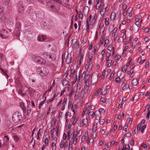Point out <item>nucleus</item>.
<instances>
[{"label":"nucleus","mask_w":150,"mask_h":150,"mask_svg":"<svg viewBox=\"0 0 150 150\" xmlns=\"http://www.w3.org/2000/svg\"><path fill=\"white\" fill-rule=\"evenodd\" d=\"M75 70L74 69H72L71 70L70 74V77L71 79H72L73 78L74 75L75 73Z\"/></svg>","instance_id":"21"},{"label":"nucleus","mask_w":150,"mask_h":150,"mask_svg":"<svg viewBox=\"0 0 150 150\" xmlns=\"http://www.w3.org/2000/svg\"><path fill=\"white\" fill-rule=\"evenodd\" d=\"M20 107L21 108L23 112L24 113H25L26 112V108L25 107L24 104V103L22 102L20 103Z\"/></svg>","instance_id":"18"},{"label":"nucleus","mask_w":150,"mask_h":150,"mask_svg":"<svg viewBox=\"0 0 150 150\" xmlns=\"http://www.w3.org/2000/svg\"><path fill=\"white\" fill-rule=\"evenodd\" d=\"M10 0H2L3 4L5 5H7L9 3Z\"/></svg>","instance_id":"29"},{"label":"nucleus","mask_w":150,"mask_h":150,"mask_svg":"<svg viewBox=\"0 0 150 150\" xmlns=\"http://www.w3.org/2000/svg\"><path fill=\"white\" fill-rule=\"evenodd\" d=\"M116 123V122H113V124L114 125V127H113V129L114 131H115V130H116L117 128V125H115Z\"/></svg>","instance_id":"56"},{"label":"nucleus","mask_w":150,"mask_h":150,"mask_svg":"<svg viewBox=\"0 0 150 150\" xmlns=\"http://www.w3.org/2000/svg\"><path fill=\"white\" fill-rule=\"evenodd\" d=\"M127 69V66H124L122 67V72L125 73L126 72Z\"/></svg>","instance_id":"40"},{"label":"nucleus","mask_w":150,"mask_h":150,"mask_svg":"<svg viewBox=\"0 0 150 150\" xmlns=\"http://www.w3.org/2000/svg\"><path fill=\"white\" fill-rule=\"evenodd\" d=\"M87 114L93 117L95 115V112L94 113L92 111H90L89 110L87 112Z\"/></svg>","instance_id":"28"},{"label":"nucleus","mask_w":150,"mask_h":150,"mask_svg":"<svg viewBox=\"0 0 150 150\" xmlns=\"http://www.w3.org/2000/svg\"><path fill=\"white\" fill-rule=\"evenodd\" d=\"M5 139H4V141L6 142H8L9 141V138L7 136H4Z\"/></svg>","instance_id":"48"},{"label":"nucleus","mask_w":150,"mask_h":150,"mask_svg":"<svg viewBox=\"0 0 150 150\" xmlns=\"http://www.w3.org/2000/svg\"><path fill=\"white\" fill-rule=\"evenodd\" d=\"M97 18V16L96 14H95L94 15L93 17V19H92V20L91 21V23H92V24H94V23L95 22Z\"/></svg>","instance_id":"32"},{"label":"nucleus","mask_w":150,"mask_h":150,"mask_svg":"<svg viewBox=\"0 0 150 150\" xmlns=\"http://www.w3.org/2000/svg\"><path fill=\"white\" fill-rule=\"evenodd\" d=\"M105 121V120L104 119H101L99 121V124L100 125H102L104 123Z\"/></svg>","instance_id":"50"},{"label":"nucleus","mask_w":150,"mask_h":150,"mask_svg":"<svg viewBox=\"0 0 150 150\" xmlns=\"http://www.w3.org/2000/svg\"><path fill=\"white\" fill-rule=\"evenodd\" d=\"M46 6L50 10L56 12L59 10L60 5L59 4L51 0L47 3Z\"/></svg>","instance_id":"1"},{"label":"nucleus","mask_w":150,"mask_h":150,"mask_svg":"<svg viewBox=\"0 0 150 150\" xmlns=\"http://www.w3.org/2000/svg\"><path fill=\"white\" fill-rule=\"evenodd\" d=\"M37 71L38 74L42 76H44L47 74L49 71L46 68L41 67L38 68L37 69Z\"/></svg>","instance_id":"4"},{"label":"nucleus","mask_w":150,"mask_h":150,"mask_svg":"<svg viewBox=\"0 0 150 150\" xmlns=\"http://www.w3.org/2000/svg\"><path fill=\"white\" fill-rule=\"evenodd\" d=\"M97 4L96 6V9L98 10L100 8L103 2V0H96Z\"/></svg>","instance_id":"12"},{"label":"nucleus","mask_w":150,"mask_h":150,"mask_svg":"<svg viewBox=\"0 0 150 150\" xmlns=\"http://www.w3.org/2000/svg\"><path fill=\"white\" fill-rule=\"evenodd\" d=\"M18 9L19 10H24L23 3L22 1H19L17 4Z\"/></svg>","instance_id":"13"},{"label":"nucleus","mask_w":150,"mask_h":150,"mask_svg":"<svg viewBox=\"0 0 150 150\" xmlns=\"http://www.w3.org/2000/svg\"><path fill=\"white\" fill-rule=\"evenodd\" d=\"M82 133V131L79 130L75 131L72 135V139L73 140V143L74 145L76 144L78 138L81 136Z\"/></svg>","instance_id":"2"},{"label":"nucleus","mask_w":150,"mask_h":150,"mask_svg":"<svg viewBox=\"0 0 150 150\" xmlns=\"http://www.w3.org/2000/svg\"><path fill=\"white\" fill-rule=\"evenodd\" d=\"M98 112H99L101 114H103L105 112V110L103 109L100 108L99 109Z\"/></svg>","instance_id":"46"},{"label":"nucleus","mask_w":150,"mask_h":150,"mask_svg":"<svg viewBox=\"0 0 150 150\" xmlns=\"http://www.w3.org/2000/svg\"><path fill=\"white\" fill-rule=\"evenodd\" d=\"M90 87H84V90L82 89V92L83 91V93H85L86 94L88 95L90 93Z\"/></svg>","instance_id":"15"},{"label":"nucleus","mask_w":150,"mask_h":150,"mask_svg":"<svg viewBox=\"0 0 150 150\" xmlns=\"http://www.w3.org/2000/svg\"><path fill=\"white\" fill-rule=\"evenodd\" d=\"M43 57L49 62L53 61L55 60L56 58L55 55L54 53L48 54L45 53L43 54Z\"/></svg>","instance_id":"3"},{"label":"nucleus","mask_w":150,"mask_h":150,"mask_svg":"<svg viewBox=\"0 0 150 150\" xmlns=\"http://www.w3.org/2000/svg\"><path fill=\"white\" fill-rule=\"evenodd\" d=\"M107 61V66L108 67H109L111 65L112 61L111 60H106Z\"/></svg>","instance_id":"30"},{"label":"nucleus","mask_w":150,"mask_h":150,"mask_svg":"<svg viewBox=\"0 0 150 150\" xmlns=\"http://www.w3.org/2000/svg\"><path fill=\"white\" fill-rule=\"evenodd\" d=\"M16 85L17 86L20 88H22L21 85V83L18 80H17L16 81Z\"/></svg>","instance_id":"27"},{"label":"nucleus","mask_w":150,"mask_h":150,"mask_svg":"<svg viewBox=\"0 0 150 150\" xmlns=\"http://www.w3.org/2000/svg\"><path fill=\"white\" fill-rule=\"evenodd\" d=\"M78 125L80 127H82L83 125H84L83 121L81 120H79Z\"/></svg>","instance_id":"35"},{"label":"nucleus","mask_w":150,"mask_h":150,"mask_svg":"<svg viewBox=\"0 0 150 150\" xmlns=\"http://www.w3.org/2000/svg\"><path fill=\"white\" fill-rule=\"evenodd\" d=\"M150 114V110H148V112L147 113V115L146 116V118L148 119L149 120V116Z\"/></svg>","instance_id":"55"},{"label":"nucleus","mask_w":150,"mask_h":150,"mask_svg":"<svg viewBox=\"0 0 150 150\" xmlns=\"http://www.w3.org/2000/svg\"><path fill=\"white\" fill-rule=\"evenodd\" d=\"M67 101V99L64 98L63 100V102L62 103V107L61 108L62 110H64L65 109V105L66 103V101Z\"/></svg>","instance_id":"23"},{"label":"nucleus","mask_w":150,"mask_h":150,"mask_svg":"<svg viewBox=\"0 0 150 150\" xmlns=\"http://www.w3.org/2000/svg\"><path fill=\"white\" fill-rule=\"evenodd\" d=\"M72 143H71H71H70L69 144V150H72Z\"/></svg>","instance_id":"64"},{"label":"nucleus","mask_w":150,"mask_h":150,"mask_svg":"<svg viewBox=\"0 0 150 150\" xmlns=\"http://www.w3.org/2000/svg\"><path fill=\"white\" fill-rule=\"evenodd\" d=\"M108 51L111 52L112 48V46L111 45L109 46L108 47Z\"/></svg>","instance_id":"62"},{"label":"nucleus","mask_w":150,"mask_h":150,"mask_svg":"<svg viewBox=\"0 0 150 150\" xmlns=\"http://www.w3.org/2000/svg\"><path fill=\"white\" fill-rule=\"evenodd\" d=\"M142 128V127L141 124H139L137 127V130L139 132H141V129Z\"/></svg>","instance_id":"33"},{"label":"nucleus","mask_w":150,"mask_h":150,"mask_svg":"<svg viewBox=\"0 0 150 150\" xmlns=\"http://www.w3.org/2000/svg\"><path fill=\"white\" fill-rule=\"evenodd\" d=\"M97 123H94L93 127V130H96L97 129Z\"/></svg>","instance_id":"51"},{"label":"nucleus","mask_w":150,"mask_h":150,"mask_svg":"<svg viewBox=\"0 0 150 150\" xmlns=\"http://www.w3.org/2000/svg\"><path fill=\"white\" fill-rule=\"evenodd\" d=\"M129 88V85L127 84H125L122 88V90H126Z\"/></svg>","instance_id":"36"},{"label":"nucleus","mask_w":150,"mask_h":150,"mask_svg":"<svg viewBox=\"0 0 150 150\" xmlns=\"http://www.w3.org/2000/svg\"><path fill=\"white\" fill-rule=\"evenodd\" d=\"M96 136V132H93V133H92V137L93 139L94 138H95Z\"/></svg>","instance_id":"57"},{"label":"nucleus","mask_w":150,"mask_h":150,"mask_svg":"<svg viewBox=\"0 0 150 150\" xmlns=\"http://www.w3.org/2000/svg\"><path fill=\"white\" fill-rule=\"evenodd\" d=\"M105 40L104 36H102L101 38V40H100V44L102 45L103 44Z\"/></svg>","instance_id":"42"},{"label":"nucleus","mask_w":150,"mask_h":150,"mask_svg":"<svg viewBox=\"0 0 150 150\" xmlns=\"http://www.w3.org/2000/svg\"><path fill=\"white\" fill-rule=\"evenodd\" d=\"M108 41H109L107 39H106L105 40V45H104V46L105 47H106L108 46Z\"/></svg>","instance_id":"54"},{"label":"nucleus","mask_w":150,"mask_h":150,"mask_svg":"<svg viewBox=\"0 0 150 150\" xmlns=\"http://www.w3.org/2000/svg\"><path fill=\"white\" fill-rule=\"evenodd\" d=\"M67 136L66 134L64 133L63 136V140H65L67 139Z\"/></svg>","instance_id":"61"},{"label":"nucleus","mask_w":150,"mask_h":150,"mask_svg":"<svg viewBox=\"0 0 150 150\" xmlns=\"http://www.w3.org/2000/svg\"><path fill=\"white\" fill-rule=\"evenodd\" d=\"M132 84L133 86H136L138 84V81L137 79H133L132 81Z\"/></svg>","instance_id":"22"},{"label":"nucleus","mask_w":150,"mask_h":150,"mask_svg":"<svg viewBox=\"0 0 150 150\" xmlns=\"http://www.w3.org/2000/svg\"><path fill=\"white\" fill-rule=\"evenodd\" d=\"M78 119V117H76L74 118L73 121L72 122V124L73 125H75V123H76V122L77 120Z\"/></svg>","instance_id":"45"},{"label":"nucleus","mask_w":150,"mask_h":150,"mask_svg":"<svg viewBox=\"0 0 150 150\" xmlns=\"http://www.w3.org/2000/svg\"><path fill=\"white\" fill-rule=\"evenodd\" d=\"M115 17V13L114 12H112L111 13L110 16V18L112 20H114Z\"/></svg>","instance_id":"26"},{"label":"nucleus","mask_w":150,"mask_h":150,"mask_svg":"<svg viewBox=\"0 0 150 150\" xmlns=\"http://www.w3.org/2000/svg\"><path fill=\"white\" fill-rule=\"evenodd\" d=\"M56 143L54 142H53L52 143V146L53 150H56Z\"/></svg>","instance_id":"39"},{"label":"nucleus","mask_w":150,"mask_h":150,"mask_svg":"<svg viewBox=\"0 0 150 150\" xmlns=\"http://www.w3.org/2000/svg\"><path fill=\"white\" fill-rule=\"evenodd\" d=\"M93 67V65L92 64H87L85 65V68L88 71H89Z\"/></svg>","instance_id":"14"},{"label":"nucleus","mask_w":150,"mask_h":150,"mask_svg":"<svg viewBox=\"0 0 150 150\" xmlns=\"http://www.w3.org/2000/svg\"><path fill=\"white\" fill-rule=\"evenodd\" d=\"M1 19L3 21L6 23L8 24H10L12 21V18L6 17L5 15L2 16L1 18Z\"/></svg>","instance_id":"9"},{"label":"nucleus","mask_w":150,"mask_h":150,"mask_svg":"<svg viewBox=\"0 0 150 150\" xmlns=\"http://www.w3.org/2000/svg\"><path fill=\"white\" fill-rule=\"evenodd\" d=\"M21 117L18 112H16L13 115L12 117L13 120L15 123L19 122Z\"/></svg>","instance_id":"6"},{"label":"nucleus","mask_w":150,"mask_h":150,"mask_svg":"<svg viewBox=\"0 0 150 150\" xmlns=\"http://www.w3.org/2000/svg\"><path fill=\"white\" fill-rule=\"evenodd\" d=\"M149 62H147L145 63L144 67L146 68H147L149 66Z\"/></svg>","instance_id":"58"},{"label":"nucleus","mask_w":150,"mask_h":150,"mask_svg":"<svg viewBox=\"0 0 150 150\" xmlns=\"http://www.w3.org/2000/svg\"><path fill=\"white\" fill-rule=\"evenodd\" d=\"M107 7L108 6L107 5H105V4H104L103 6L101 11L100 12V13L102 16H103L104 15V13L106 11Z\"/></svg>","instance_id":"11"},{"label":"nucleus","mask_w":150,"mask_h":150,"mask_svg":"<svg viewBox=\"0 0 150 150\" xmlns=\"http://www.w3.org/2000/svg\"><path fill=\"white\" fill-rule=\"evenodd\" d=\"M31 111V109L28 106L27 108V113L28 114L30 113Z\"/></svg>","instance_id":"59"},{"label":"nucleus","mask_w":150,"mask_h":150,"mask_svg":"<svg viewBox=\"0 0 150 150\" xmlns=\"http://www.w3.org/2000/svg\"><path fill=\"white\" fill-rule=\"evenodd\" d=\"M51 22L48 21H43L41 23L42 27L45 29H49L51 27Z\"/></svg>","instance_id":"7"},{"label":"nucleus","mask_w":150,"mask_h":150,"mask_svg":"<svg viewBox=\"0 0 150 150\" xmlns=\"http://www.w3.org/2000/svg\"><path fill=\"white\" fill-rule=\"evenodd\" d=\"M89 80L88 79L85 81V86L84 87H90V86L89 84Z\"/></svg>","instance_id":"24"},{"label":"nucleus","mask_w":150,"mask_h":150,"mask_svg":"<svg viewBox=\"0 0 150 150\" xmlns=\"http://www.w3.org/2000/svg\"><path fill=\"white\" fill-rule=\"evenodd\" d=\"M23 11L18 9V15L19 16L21 15L22 14V12Z\"/></svg>","instance_id":"49"},{"label":"nucleus","mask_w":150,"mask_h":150,"mask_svg":"<svg viewBox=\"0 0 150 150\" xmlns=\"http://www.w3.org/2000/svg\"><path fill=\"white\" fill-rule=\"evenodd\" d=\"M117 31V28H114V29L113 30L112 33V36H113V35H115V33Z\"/></svg>","instance_id":"52"},{"label":"nucleus","mask_w":150,"mask_h":150,"mask_svg":"<svg viewBox=\"0 0 150 150\" xmlns=\"http://www.w3.org/2000/svg\"><path fill=\"white\" fill-rule=\"evenodd\" d=\"M38 60L41 63L44 64L45 63V59L40 57H37Z\"/></svg>","instance_id":"19"},{"label":"nucleus","mask_w":150,"mask_h":150,"mask_svg":"<svg viewBox=\"0 0 150 150\" xmlns=\"http://www.w3.org/2000/svg\"><path fill=\"white\" fill-rule=\"evenodd\" d=\"M65 116L66 118H67L68 116L71 117V113L69 111H67L65 114Z\"/></svg>","instance_id":"47"},{"label":"nucleus","mask_w":150,"mask_h":150,"mask_svg":"<svg viewBox=\"0 0 150 150\" xmlns=\"http://www.w3.org/2000/svg\"><path fill=\"white\" fill-rule=\"evenodd\" d=\"M109 18H106L105 19V24L106 25H108L109 24Z\"/></svg>","instance_id":"38"},{"label":"nucleus","mask_w":150,"mask_h":150,"mask_svg":"<svg viewBox=\"0 0 150 150\" xmlns=\"http://www.w3.org/2000/svg\"><path fill=\"white\" fill-rule=\"evenodd\" d=\"M95 117L96 119V120H99L100 117H101V114L99 112H98V111H96L95 112Z\"/></svg>","instance_id":"16"},{"label":"nucleus","mask_w":150,"mask_h":150,"mask_svg":"<svg viewBox=\"0 0 150 150\" xmlns=\"http://www.w3.org/2000/svg\"><path fill=\"white\" fill-rule=\"evenodd\" d=\"M68 146V142L67 141H64V140H61L59 144V147L61 149L63 148H66Z\"/></svg>","instance_id":"10"},{"label":"nucleus","mask_w":150,"mask_h":150,"mask_svg":"<svg viewBox=\"0 0 150 150\" xmlns=\"http://www.w3.org/2000/svg\"><path fill=\"white\" fill-rule=\"evenodd\" d=\"M45 98H46V97H45V99L44 101H42L41 103H40L39 105V108H41L43 104L45 102V100H46Z\"/></svg>","instance_id":"44"},{"label":"nucleus","mask_w":150,"mask_h":150,"mask_svg":"<svg viewBox=\"0 0 150 150\" xmlns=\"http://www.w3.org/2000/svg\"><path fill=\"white\" fill-rule=\"evenodd\" d=\"M110 53L109 52H107L106 54V60H108L109 59L110 56Z\"/></svg>","instance_id":"37"},{"label":"nucleus","mask_w":150,"mask_h":150,"mask_svg":"<svg viewBox=\"0 0 150 150\" xmlns=\"http://www.w3.org/2000/svg\"><path fill=\"white\" fill-rule=\"evenodd\" d=\"M56 120H57L55 117H53V118L52 119L51 123V126L52 127L56 123Z\"/></svg>","instance_id":"25"},{"label":"nucleus","mask_w":150,"mask_h":150,"mask_svg":"<svg viewBox=\"0 0 150 150\" xmlns=\"http://www.w3.org/2000/svg\"><path fill=\"white\" fill-rule=\"evenodd\" d=\"M93 58V55L92 54H89L88 57L87 62L88 63H90L92 61Z\"/></svg>","instance_id":"20"},{"label":"nucleus","mask_w":150,"mask_h":150,"mask_svg":"<svg viewBox=\"0 0 150 150\" xmlns=\"http://www.w3.org/2000/svg\"><path fill=\"white\" fill-rule=\"evenodd\" d=\"M14 139L16 142H18L19 140V137L15 135L14 136Z\"/></svg>","instance_id":"53"},{"label":"nucleus","mask_w":150,"mask_h":150,"mask_svg":"<svg viewBox=\"0 0 150 150\" xmlns=\"http://www.w3.org/2000/svg\"><path fill=\"white\" fill-rule=\"evenodd\" d=\"M18 92L19 94H21L22 96H25V95L26 93L25 91H23L21 90H18Z\"/></svg>","instance_id":"31"},{"label":"nucleus","mask_w":150,"mask_h":150,"mask_svg":"<svg viewBox=\"0 0 150 150\" xmlns=\"http://www.w3.org/2000/svg\"><path fill=\"white\" fill-rule=\"evenodd\" d=\"M135 25L139 28H140L141 25L140 23V22H136L135 23Z\"/></svg>","instance_id":"63"},{"label":"nucleus","mask_w":150,"mask_h":150,"mask_svg":"<svg viewBox=\"0 0 150 150\" xmlns=\"http://www.w3.org/2000/svg\"><path fill=\"white\" fill-rule=\"evenodd\" d=\"M114 71H113L112 72L110 76L109 77V79H111L114 76Z\"/></svg>","instance_id":"60"},{"label":"nucleus","mask_w":150,"mask_h":150,"mask_svg":"<svg viewBox=\"0 0 150 150\" xmlns=\"http://www.w3.org/2000/svg\"><path fill=\"white\" fill-rule=\"evenodd\" d=\"M46 39V36L44 35H39L38 38V40L40 41H43Z\"/></svg>","instance_id":"17"},{"label":"nucleus","mask_w":150,"mask_h":150,"mask_svg":"<svg viewBox=\"0 0 150 150\" xmlns=\"http://www.w3.org/2000/svg\"><path fill=\"white\" fill-rule=\"evenodd\" d=\"M83 123L84 125L86 126L87 123V120L86 119H84L82 120Z\"/></svg>","instance_id":"43"},{"label":"nucleus","mask_w":150,"mask_h":150,"mask_svg":"<svg viewBox=\"0 0 150 150\" xmlns=\"http://www.w3.org/2000/svg\"><path fill=\"white\" fill-rule=\"evenodd\" d=\"M101 91L100 88L98 89L97 91L95 92L94 94L93 95L92 97H94L95 96H97L98 95L99 93Z\"/></svg>","instance_id":"34"},{"label":"nucleus","mask_w":150,"mask_h":150,"mask_svg":"<svg viewBox=\"0 0 150 150\" xmlns=\"http://www.w3.org/2000/svg\"><path fill=\"white\" fill-rule=\"evenodd\" d=\"M98 75L96 73H93L91 76V81L93 84L95 83L98 80Z\"/></svg>","instance_id":"8"},{"label":"nucleus","mask_w":150,"mask_h":150,"mask_svg":"<svg viewBox=\"0 0 150 150\" xmlns=\"http://www.w3.org/2000/svg\"><path fill=\"white\" fill-rule=\"evenodd\" d=\"M10 31L8 29H3L0 31V36L3 39L8 37Z\"/></svg>","instance_id":"5"},{"label":"nucleus","mask_w":150,"mask_h":150,"mask_svg":"<svg viewBox=\"0 0 150 150\" xmlns=\"http://www.w3.org/2000/svg\"><path fill=\"white\" fill-rule=\"evenodd\" d=\"M83 15L81 12L80 11L79 13L78 17L79 18L82 19L83 18Z\"/></svg>","instance_id":"41"}]
</instances>
